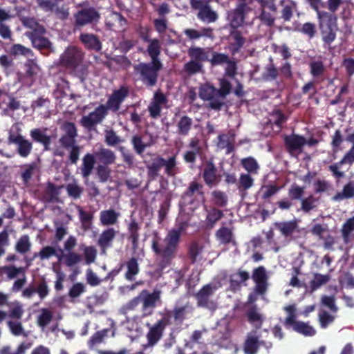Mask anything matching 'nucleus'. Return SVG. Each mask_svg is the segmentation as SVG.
Returning <instances> with one entry per match:
<instances>
[{"label":"nucleus","mask_w":354,"mask_h":354,"mask_svg":"<svg viewBox=\"0 0 354 354\" xmlns=\"http://www.w3.org/2000/svg\"><path fill=\"white\" fill-rule=\"evenodd\" d=\"M183 227L170 230L163 240V245L160 243V237L154 236L151 241V249L156 256V263L159 269L165 270L169 267L175 258L178 250Z\"/></svg>","instance_id":"obj_1"},{"label":"nucleus","mask_w":354,"mask_h":354,"mask_svg":"<svg viewBox=\"0 0 354 354\" xmlns=\"http://www.w3.org/2000/svg\"><path fill=\"white\" fill-rule=\"evenodd\" d=\"M46 128H34L30 131L31 140L26 138L22 134L10 133L8 136V142L16 146V152L21 158H27L33 149V143H37L43 147L44 151L50 150L52 136L46 133Z\"/></svg>","instance_id":"obj_2"},{"label":"nucleus","mask_w":354,"mask_h":354,"mask_svg":"<svg viewBox=\"0 0 354 354\" xmlns=\"http://www.w3.org/2000/svg\"><path fill=\"white\" fill-rule=\"evenodd\" d=\"M160 291L154 290L150 292L147 289L142 290L138 296L129 300L123 305L120 311L123 315H127L129 312L137 309L141 304L142 317L151 316L156 307L157 303L160 301Z\"/></svg>","instance_id":"obj_3"},{"label":"nucleus","mask_w":354,"mask_h":354,"mask_svg":"<svg viewBox=\"0 0 354 354\" xmlns=\"http://www.w3.org/2000/svg\"><path fill=\"white\" fill-rule=\"evenodd\" d=\"M84 53L74 46L66 48L59 57L61 66L72 71L73 74L84 82L88 74V67L83 63Z\"/></svg>","instance_id":"obj_4"},{"label":"nucleus","mask_w":354,"mask_h":354,"mask_svg":"<svg viewBox=\"0 0 354 354\" xmlns=\"http://www.w3.org/2000/svg\"><path fill=\"white\" fill-rule=\"evenodd\" d=\"M162 68V64L156 62H140L133 66L134 73L147 88H152L157 84L159 72Z\"/></svg>","instance_id":"obj_5"},{"label":"nucleus","mask_w":354,"mask_h":354,"mask_svg":"<svg viewBox=\"0 0 354 354\" xmlns=\"http://www.w3.org/2000/svg\"><path fill=\"white\" fill-rule=\"evenodd\" d=\"M101 19L98 8L88 6L79 9L73 14V30L80 31L87 26H97Z\"/></svg>","instance_id":"obj_6"},{"label":"nucleus","mask_w":354,"mask_h":354,"mask_svg":"<svg viewBox=\"0 0 354 354\" xmlns=\"http://www.w3.org/2000/svg\"><path fill=\"white\" fill-rule=\"evenodd\" d=\"M192 313L193 307L189 301L182 304L180 301H177L172 309H165L159 314L169 326L172 324L181 326Z\"/></svg>","instance_id":"obj_7"},{"label":"nucleus","mask_w":354,"mask_h":354,"mask_svg":"<svg viewBox=\"0 0 354 354\" xmlns=\"http://www.w3.org/2000/svg\"><path fill=\"white\" fill-rule=\"evenodd\" d=\"M212 1L189 0V1L191 8L197 11V19L203 23H214L218 19V12L210 5Z\"/></svg>","instance_id":"obj_8"},{"label":"nucleus","mask_w":354,"mask_h":354,"mask_svg":"<svg viewBox=\"0 0 354 354\" xmlns=\"http://www.w3.org/2000/svg\"><path fill=\"white\" fill-rule=\"evenodd\" d=\"M64 0H36L37 6L46 13L54 15L61 21L66 20L69 17L68 8L62 3Z\"/></svg>","instance_id":"obj_9"},{"label":"nucleus","mask_w":354,"mask_h":354,"mask_svg":"<svg viewBox=\"0 0 354 354\" xmlns=\"http://www.w3.org/2000/svg\"><path fill=\"white\" fill-rule=\"evenodd\" d=\"M199 97L205 101H209L208 107L214 111H220L222 109L225 103L219 99L216 88L212 84L205 83L199 87Z\"/></svg>","instance_id":"obj_10"},{"label":"nucleus","mask_w":354,"mask_h":354,"mask_svg":"<svg viewBox=\"0 0 354 354\" xmlns=\"http://www.w3.org/2000/svg\"><path fill=\"white\" fill-rule=\"evenodd\" d=\"M201 176L205 184L209 188L217 186L221 182V176L213 158H210L203 162Z\"/></svg>","instance_id":"obj_11"},{"label":"nucleus","mask_w":354,"mask_h":354,"mask_svg":"<svg viewBox=\"0 0 354 354\" xmlns=\"http://www.w3.org/2000/svg\"><path fill=\"white\" fill-rule=\"evenodd\" d=\"M305 192V187L293 183L288 189V198H284L277 202L281 210H289L294 205V201H301Z\"/></svg>","instance_id":"obj_12"},{"label":"nucleus","mask_w":354,"mask_h":354,"mask_svg":"<svg viewBox=\"0 0 354 354\" xmlns=\"http://www.w3.org/2000/svg\"><path fill=\"white\" fill-rule=\"evenodd\" d=\"M107 114L106 106L100 104L93 111L84 115L80 120V124L84 128L91 130L96 124L101 123Z\"/></svg>","instance_id":"obj_13"},{"label":"nucleus","mask_w":354,"mask_h":354,"mask_svg":"<svg viewBox=\"0 0 354 354\" xmlns=\"http://www.w3.org/2000/svg\"><path fill=\"white\" fill-rule=\"evenodd\" d=\"M252 279L255 283L254 290L257 295H263L268 290V275L264 266H260L252 271Z\"/></svg>","instance_id":"obj_14"},{"label":"nucleus","mask_w":354,"mask_h":354,"mask_svg":"<svg viewBox=\"0 0 354 354\" xmlns=\"http://www.w3.org/2000/svg\"><path fill=\"white\" fill-rule=\"evenodd\" d=\"M310 7L317 12L318 19V26L322 24H336L337 18L332 12L326 11H322L319 10L320 7H324V4L322 0H306Z\"/></svg>","instance_id":"obj_15"},{"label":"nucleus","mask_w":354,"mask_h":354,"mask_svg":"<svg viewBox=\"0 0 354 354\" xmlns=\"http://www.w3.org/2000/svg\"><path fill=\"white\" fill-rule=\"evenodd\" d=\"M306 139L301 135L292 133L283 136V143L286 151L292 154L295 152L301 153L306 145Z\"/></svg>","instance_id":"obj_16"},{"label":"nucleus","mask_w":354,"mask_h":354,"mask_svg":"<svg viewBox=\"0 0 354 354\" xmlns=\"http://www.w3.org/2000/svg\"><path fill=\"white\" fill-rule=\"evenodd\" d=\"M213 293V288L211 284L203 286L194 295L197 306L208 309L214 308L215 304L209 299Z\"/></svg>","instance_id":"obj_17"},{"label":"nucleus","mask_w":354,"mask_h":354,"mask_svg":"<svg viewBox=\"0 0 354 354\" xmlns=\"http://www.w3.org/2000/svg\"><path fill=\"white\" fill-rule=\"evenodd\" d=\"M129 89L126 86H121L119 89L115 90L109 97L106 102V107L113 111H118L121 106V104L128 96Z\"/></svg>","instance_id":"obj_18"},{"label":"nucleus","mask_w":354,"mask_h":354,"mask_svg":"<svg viewBox=\"0 0 354 354\" xmlns=\"http://www.w3.org/2000/svg\"><path fill=\"white\" fill-rule=\"evenodd\" d=\"M354 162V144L343 158L337 162L328 166V170L332 173L333 176L337 179L344 177V171L339 170V168L343 165L348 164L351 165Z\"/></svg>","instance_id":"obj_19"},{"label":"nucleus","mask_w":354,"mask_h":354,"mask_svg":"<svg viewBox=\"0 0 354 354\" xmlns=\"http://www.w3.org/2000/svg\"><path fill=\"white\" fill-rule=\"evenodd\" d=\"M105 24L110 30L122 32L126 29L127 20L120 12H113L107 17Z\"/></svg>","instance_id":"obj_20"},{"label":"nucleus","mask_w":354,"mask_h":354,"mask_svg":"<svg viewBox=\"0 0 354 354\" xmlns=\"http://www.w3.org/2000/svg\"><path fill=\"white\" fill-rule=\"evenodd\" d=\"M247 8L245 3H239L236 8L228 12L227 19L232 28L236 29L241 26L245 20V12Z\"/></svg>","instance_id":"obj_21"},{"label":"nucleus","mask_w":354,"mask_h":354,"mask_svg":"<svg viewBox=\"0 0 354 354\" xmlns=\"http://www.w3.org/2000/svg\"><path fill=\"white\" fill-rule=\"evenodd\" d=\"M169 326L162 317L156 324L149 327L147 334L148 344L153 346L161 339L166 326Z\"/></svg>","instance_id":"obj_22"},{"label":"nucleus","mask_w":354,"mask_h":354,"mask_svg":"<svg viewBox=\"0 0 354 354\" xmlns=\"http://www.w3.org/2000/svg\"><path fill=\"white\" fill-rule=\"evenodd\" d=\"M80 41L88 50L99 52L102 48V44L98 35L93 33L82 32L79 36Z\"/></svg>","instance_id":"obj_23"},{"label":"nucleus","mask_w":354,"mask_h":354,"mask_svg":"<svg viewBox=\"0 0 354 354\" xmlns=\"http://www.w3.org/2000/svg\"><path fill=\"white\" fill-rule=\"evenodd\" d=\"M163 167V157L156 156L151 158L147 164V176L149 182L156 180L160 175V171Z\"/></svg>","instance_id":"obj_24"},{"label":"nucleus","mask_w":354,"mask_h":354,"mask_svg":"<svg viewBox=\"0 0 354 354\" xmlns=\"http://www.w3.org/2000/svg\"><path fill=\"white\" fill-rule=\"evenodd\" d=\"M115 236L116 231L113 227L106 228L100 234L97 244L102 254H106V250L112 247Z\"/></svg>","instance_id":"obj_25"},{"label":"nucleus","mask_w":354,"mask_h":354,"mask_svg":"<svg viewBox=\"0 0 354 354\" xmlns=\"http://www.w3.org/2000/svg\"><path fill=\"white\" fill-rule=\"evenodd\" d=\"M217 138V147L221 149H225V154L230 155L234 151L235 134L232 131L227 134H219Z\"/></svg>","instance_id":"obj_26"},{"label":"nucleus","mask_w":354,"mask_h":354,"mask_svg":"<svg viewBox=\"0 0 354 354\" xmlns=\"http://www.w3.org/2000/svg\"><path fill=\"white\" fill-rule=\"evenodd\" d=\"M319 28L320 30L322 39L324 42V46L330 47L331 44L335 40L337 36L336 24L330 25H324L321 24L319 26Z\"/></svg>","instance_id":"obj_27"},{"label":"nucleus","mask_w":354,"mask_h":354,"mask_svg":"<svg viewBox=\"0 0 354 354\" xmlns=\"http://www.w3.org/2000/svg\"><path fill=\"white\" fill-rule=\"evenodd\" d=\"M250 279L249 272L239 269L236 273L232 274L230 277V287L231 290L235 292L239 290L241 284L245 283Z\"/></svg>","instance_id":"obj_28"},{"label":"nucleus","mask_w":354,"mask_h":354,"mask_svg":"<svg viewBox=\"0 0 354 354\" xmlns=\"http://www.w3.org/2000/svg\"><path fill=\"white\" fill-rule=\"evenodd\" d=\"M140 226L134 218H131L127 226L128 240L131 241L132 249L136 250L138 248Z\"/></svg>","instance_id":"obj_29"},{"label":"nucleus","mask_w":354,"mask_h":354,"mask_svg":"<svg viewBox=\"0 0 354 354\" xmlns=\"http://www.w3.org/2000/svg\"><path fill=\"white\" fill-rule=\"evenodd\" d=\"M53 256H56L59 261L62 259V255L57 254L55 248L48 245L43 247L39 252L34 253L32 258H25L24 260L26 262L27 266H29L31 261L37 257H39L41 261H44L50 259Z\"/></svg>","instance_id":"obj_30"},{"label":"nucleus","mask_w":354,"mask_h":354,"mask_svg":"<svg viewBox=\"0 0 354 354\" xmlns=\"http://www.w3.org/2000/svg\"><path fill=\"white\" fill-rule=\"evenodd\" d=\"M95 164V158L93 153H87L82 158V162L80 167L82 177L87 179L93 172Z\"/></svg>","instance_id":"obj_31"},{"label":"nucleus","mask_w":354,"mask_h":354,"mask_svg":"<svg viewBox=\"0 0 354 354\" xmlns=\"http://www.w3.org/2000/svg\"><path fill=\"white\" fill-rule=\"evenodd\" d=\"M102 165H110L113 164L116 160L115 153L110 149L100 147L94 154Z\"/></svg>","instance_id":"obj_32"},{"label":"nucleus","mask_w":354,"mask_h":354,"mask_svg":"<svg viewBox=\"0 0 354 354\" xmlns=\"http://www.w3.org/2000/svg\"><path fill=\"white\" fill-rule=\"evenodd\" d=\"M259 348V337L256 331L248 334L243 344L245 354H257Z\"/></svg>","instance_id":"obj_33"},{"label":"nucleus","mask_w":354,"mask_h":354,"mask_svg":"<svg viewBox=\"0 0 354 354\" xmlns=\"http://www.w3.org/2000/svg\"><path fill=\"white\" fill-rule=\"evenodd\" d=\"M248 321L254 324L256 329H260L264 322L263 315L259 312L257 305L252 306L246 312Z\"/></svg>","instance_id":"obj_34"},{"label":"nucleus","mask_w":354,"mask_h":354,"mask_svg":"<svg viewBox=\"0 0 354 354\" xmlns=\"http://www.w3.org/2000/svg\"><path fill=\"white\" fill-rule=\"evenodd\" d=\"M187 55L191 59L203 64L209 61V50L199 46H191L187 50Z\"/></svg>","instance_id":"obj_35"},{"label":"nucleus","mask_w":354,"mask_h":354,"mask_svg":"<svg viewBox=\"0 0 354 354\" xmlns=\"http://www.w3.org/2000/svg\"><path fill=\"white\" fill-rule=\"evenodd\" d=\"M215 236L216 239L221 244L227 245L230 243H232L233 245L236 244V241L234 240V233L232 229L222 226L215 233Z\"/></svg>","instance_id":"obj_36"},{"label":"nucleus","mask_w":354,"mask_h":354,"mask_svg":"<svg viewBox=\"0 0 354 354\" xmlns=\"http://www.w3.org/2000/svg\"><path fill=\"white\" fill-rule=\"evenodd\" d=\"M310 73L316 82L322 83L324 78L326 68L322 61H313L309 64Z\"/></svg>","instance_id":"obj_37"},{"label":"nucleus","mask_w":354,"mask_h":354,"mask_svg":"<svg viewBox=\"0 0 354 354\" xmlns=\"http://www.w3.org/2000/svg\"><path fill=\"white\" fill-rule=\"evenodd\" d=\"M193 120L187 115L180 116L176 123V133L180 136H187L192 129Z\"/></svg>","instance_id":"obj_38"},{"label":"nucleus","mask_w":354,"mask_h":354,"mask_svg":"<svg viewBox=\"0 0 354 354\" xmlns=\"http://www.w3.org/2000/svg\"><path fill=\"white\" fill-rule=\"evenodd\" d=\"M120 213L113 209L102 210L100 213V223L103 226L113 225L118 223Z\"/></svg>","instance_id":"obj_39"},{"label":"nucleus","mask_w":354,"mask_h":354,"mask_svg":"<svg viewBox=\"0 0 354 354\" xmlns=\"http://www.w3.org/2000/svg\"><path fill=\"white\" fill-rule=\"evenodd\" d=\"M147 48V52L151 58V62L162 64L159 56L161 53V44L159 39L155 38L150 41Z\"/></svg>","instance_id":"obj_40"},{"label":"nucleus","mask_w":354,"mask_h":354,"mask_svg":"<svg viewBox=\"0 0 354 354\" xmlns=\"http://www.w3.org/2000/svg\"><path fill=\"white\" fill-rule=\"evenodd\" d=\"M295 220L275 223V227L286 237L291 236L297 228Z\"/></svg>","instance_id":"obj_41"},{"label":"nucleus","mask_w":354,"mask_h":354,"mask_svg":"<svg viewBox=\"0 0 354 354\" xmlns=\"http://www.w3.org/2000/svg\"><path fill=\"white\" fill-rule=\"evenodd\" d=\"M230 35L233 39V42L230 44L231 53L234 55L243 46L245 39L242 36L241 32L236 29L230 32Z\"/></svg>","instance_id":"obj_42"},{"label":"nucleus","mask_w":354,"mask_h":354,"mask_svg":"<svg viewBox=\"0 0 354 354\" xmlns=\"http://www.w3.org/2000/svg\"><path fill=\"white\" fill-rule=\"evenodd\" d=\"M163 167L165 174L168 177L175 176L178 173L176 155L169 156L167 159L163 158Z\"/></svg>","instance_id":"obj_43"},{"label":"nucleus","mask_w":354,"mask_h":354,"mask_svg":"<svg viewBox=\"0 0 354 354\" xmlns=\"http://www.w3.org/2000/svg\"><path fill=\"white\" fill-rule=\"evenodd\" d=\"M224 216L222 210L212 207L207 211L206 225L209 229H212L216 223Z\"/></svg>","instance_id":"obj_44"},{"label":"nucleus","mask_w":354,"mask_h":354,"mask_svg":"<svg viewBox=\"0 0 354 354\" xmlns=\"http://www.w3.org/2000/svg\"><path fill=\"white\" fill-rule=\"evenodd\" d=\"M241 165L248 172V174H257L260 169V166L257 160L252 156L242 158L241 160Z\"/></svg>","instance_id":"obj_45"},{"label":"nucleus","mask_w":354,"mask_h":354,"mask_svg":"<svg viewBox=\"0 0 354 354\" xmlns=\"http://www.w3.org/2000/svg\"><path fill=\"white\" fill-rule=\"evenodd\" d=\"M124 142L113 129L104 130V142L109 147H115Z\"/></svg>","instance_id":"obj_46"},{"label":"nucleus","mask_w":354,"mask_h":354,"mask_svg":"<svg viewBox=\"0 0 354 354\" xmlns=\"http://www.w3.org/2000/svg\"><path fill=\"white\" fill-rule=\"evenodd\" d=\"M354 197V182L350 181L343 187L342 192H337L333 197L335 201H340Z\"/></svg>","instance_id":"obj_47"},{"label":"nucleus","mask_w":354,"mask_h":354,"mask_svg":"<svg viewBox=\"0 0 354 354\" xmlns=\"http://www.w3.org/2000/svg\"><path fill=\"white\" fill-rule=\"evenodd\" d=\"M31 246L32 244L30 241L29 236L24 234L21 236L20 238L17 241L15 245V250L17 253L25 254L30 250Z\"/></svg>","instance_id":"obj_48"},{"label":"nucleus","mask_w":354,"mask_h":354,"mask_svg":"<svg viewBox=\"0 0 354 354\" xmlns=\"http://www.w3.org/2000/svg\"><path fill=\"white\" fill-rule=\"evenodd\" d=\"M127 270L124 274L125 279L128 281L135 280V276L139 272V265L135 257L131 258L126 263Z\"/></svg>","instance_id":"obj_49"},{"label":"nucleus","mask_w":354,"mask_h":354,"mask_svg":"<svg viewBox=\"0 0 354 354\" xmlns=\"http://www.w3.org/2000/svg\"><path fill=\"white\" fill-rule=\"evenodd\" d=\"M279 75V71L272 62V59H270V63L266 66L264 71L261 76L262 79L266 82L274 81L277 79Z\"/></svg>","instance_id":"obj_50"},{"label":"nucleus","mask_w":354,"mask_h":354,"mask_svg":"<svg viewBox=\"0 0 354 354\" xmlns=\"http://www.w3.org/2000/svg\"><path fill=\"white\" fill-rule=\"evenodd\" d=\"M133 150L138 155H142L146 148L150 147V144L143 142L142 138L139 134L133 135L131 140Z\"/></svg>","instance_id":"obj_51"},{"label":"nucleus","mask_w":354,"mask_h":354,"mask_svg":"<svg viewBox=\"0 0 354 354\" xmlns=\"http://www.w3.org/2000/svg\"><path fill=\"white\" fill-rule=\"evenodd\" d=\"M203 252V247L198 243H192L188 248L187 257L191 264H194Z\"/></svg>","instance_id":"obj_52"},{"label":"nucleus","mask_w":354,"mask_h":354,"mask_svg":"<svg viewBox=\"0 0 354 354\" xmlns=\"http://www.w3.org/2000/svg\"><path fill=\"white\" fill-rule=\"evenodd\" d=\"M254 185V179L251 174L242 173L240 174L237 188L240 192L246 191Z\"/></svg>","instance_id":"obj_53"},{"label":"nucleus","mask_w":354,"mask_h":354,"mask_svg":"<svg viewBox=\"0 0 354 354\" xmlns=\"http://www.w3.org/2000/svg\"><path fill=\"white\" fill-rule=\"evenodd\" d=\"M270 122L279 129H281L283 124L288 120V117L280 109H274L270 113Z\"/></svg>","instance_id":"obj_54"},{"label":"nucleus","mask_w":354,"mask_h":354,"mask_svg":"<svg viewBox=\"0 0 354 354\" xmlns=\"http://www.w3.org/2000/svg\"><path fill=\"white\" fill-rule=\"evenodd\" d=\"M25 72L24 77L33 79L37 74L39 66L35 60L28 59L24 64Z\"/></svg>","instance_id":"obj_55"},{"label":"nucleus","mask_w":354,"mask_h":354,"mask_svg":"<svg viewBox=\"0 0 354 354\" xmlns=\"http://www.w3.org/2000/svg\"><path fill=\"white\" fill-rule=\"evenodd\" d=\"M9 54L15 58L21 55L28 57L32 55V50L22 44H17L10 47Z\"/></svg>","instance_id":"obj_56"},{"label":"nucleus","mask_w":354,"mask_h":354,"mask_svg":"<svg viewBox=\"0 0 354 354\" xmlns=\"http://www.w3.org/2000/svg\"><path fill=\"white\" fill-rule=\"evenodd\" d=\"M275 13L276 12H273L269 10L268 8L261 7V14L259 15V19L265 25L270 27L272 26L275 21Z\"/></svg>","instance_id":"obj_57"},{"label":"nucleus","mask_w":354,"mask_h":354,"mask_svg":"<svg viewBox=\"0 0 354 354\" xmlns=\"http://www.w3.org/2000/svg\"><path fill=\"white\" fill-rule=\"evenodd\" d=\"M203 64L195 62L190 59V61L185 63L183 66V71L188 75H193L203 71Z\"/></svg>","instance_id":"obj_58"},{"label":"nucleus","mask_w":354,"mask_h":354,"mask_svg":"<svg viewBox=\"0 0 354 354\" xmlns=\"http://www.w3.org/2000/svg\"><path fill=\"white\" fill-rule=\"evenodd\" d=\"M279 189L280 187L276 185H263L260 189L261 198L263 201H267L274 196Z\"/></svg>","instance_id":"obj_59"},{"label":"nucleus","mask_w":354,"mask_h":354,"mask_svg":"<svg viewBox=\"0 0 354 354\" xmlns=\"http://www.w3.org/2000/svg\"><path fill=\"white\" fill-rule=\"evenodd\" d=\"M219 88L217 89V93L219 97L223 100L232 91V84L231 82L225 77L219 79Z\"/></svg>","instance_id":"obj_60"},{"label":"nucleus","mask_w":354,"mask_h":354,"mask_svg":"<svg viewBox=\"0 0 354 354\" xmlns=\"http://www.w3.org/2000/svg\"><path fill=\"white\" fill-rule=\"evenodd\" d=\"M354 231V216L349 218L343 224L341 233L345 243L348 242L351 233Z\"/></svg>","instance_id":"obj_61"},{"label":"nucleus","mask_w":354,"mask_h":354,"mask_svg":"<svg viewBox=\"0 0 354 354\" xmlns=\"http://www.w3.org/2000/svg\"><path fill=\"white\" fill-rule=\"evenodd\" d=\"M34 48L39 50H49L51 48V42L50 40L42 37H34L30 39Z\"/></svg>","instance_id":"obj_62"},{"label":"nucleus","mask_w":354,"mask_h":354,"mask_svg":"<svg viewBox=\"0 0 354 354\" xmlns=\"http://www.w3.org/2000/svg\"><path fill=\"white\" fill-rule=\"evenodd\" d=\"M212 197L215 205L224 207L227 204V196L226 194L221 190H214L212 192Z\"/></svg>","instance_id":"obj_63"},{"label":"nucleus","mask_w":354,"mask_h":354,"mask_svg":"<svg viewBox=\"0 0 354 354\" xmlns=\"http://www.w3.org/2000/svg\"><path fill=\"white\" fill-rule=\"evenodd\" d=\"M68 196L75 200L81 197L83 193V188L75 183H68L66 186Z\"/></svg>","instance_id":"obj_64"}]
</instances>
